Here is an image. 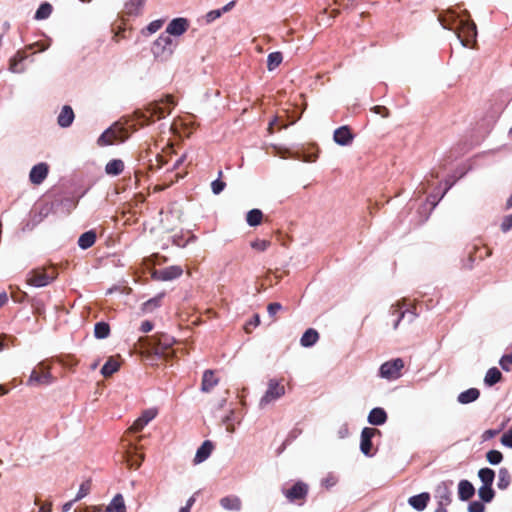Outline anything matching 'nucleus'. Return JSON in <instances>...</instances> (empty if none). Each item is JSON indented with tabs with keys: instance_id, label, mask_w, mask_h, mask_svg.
Wrapping results in <instances>:
<instances>
[{
	"instance_id": "obj_1",
	"label": "nucleus",
	"mask_w": 512,
	"mask_h": 512,
	"mask_svg": "<svg viewBox=\"0 0 512 512\" xmlns=\"http://www.w3.org/2000/svg\"><path fill=\"white\" fill-rule=\"evenodd\" d=\"M445 29L455 31V34L463 47H469L477 36L476 25L469 19L461 17L455 10L449 9L438 17Z\"/></svg>"
},
{
	"instance_id": "obj_2",
	"label": "nucleus",
	"mask_w": 512,
	"mask_h": 512,
	"mask_svg": "<svg viewBox=\"0 0 512 512\" xmlns=\"http://www.w3.org/2000/svg\"><path fill=\"white\" fill-rule=\"evenodd\" d=\"M176 48V43L167 33H162L152 45L153 55L158 57H170Z\"/></svg>"
},
{
	"instance_id": "obj_3",
	"label": "nucleus",
	"mask_w": 512,
	"mask_h": 512,
	"mask_svg": "<svg viewBox=\"0 0 512 512\" xmlns=\"http://www.w3.org/2000/svg\"><path fill=\"white\" fill-rule=\"evenodd\" d=\"M403 368L404 361L401 358L386 361L380 366L378 376L387 380H396L400 378Z\"/></svg>"
},
{
	"instance_id": "obj_4",
	"label": "nucleus",
	"mask_w": 512,
	"mask_h": 512,
	"mask_svg": "<svg viewBox=\"0 0 512 512\" xmlns=\"http://www.w3.org/2000/svg\"><path fill=\"white\" fill-rule=\"evenodd\" d=\"M53 382L48 367L43 362L39 363L32 371L27 381L28 386L49 385Z\"/></svg>"
},
{
	"instance_id": "obj_5",
	"label": "nucleus",
	"mask_w": 512,
	"mask_h": 512,
	"mask_svg": "<svg viewBox=\"0 0 512 512\" xmlns=\"http://www.w3.org/2000/svg\"><path fill=\"white\" fill-rule=\"evenodd\" d=\"M285 394V387L280 384L276 379H271L268 382V387L265 394L260 399L259 405L264 408L268 404L275 402Z\"/></svg>"
},
{
	"instance_id": "obj_6",
	"label": "nucleus",
	"mask_w": 512,
	"mask_h": 512,
	"mask_svg": "<svg viewBox=\"0 0 512 512\" xmlns=\"http://www.w3.org/2000/svg\"><path fill=\"white\" fill-rule=\"evenodd\" d=\"M175 101L172 96H166L165 99L156 101L150 105L149 111L152 116H157L158 119L164 118L171 113L172 108L175 106Z\"/></svg>"
},
{
	"instance_id": "obj_7",
	"label": "nucleus",
	"mask_w": 512,
	"mask_h": 512,
	"mask_svg": "<svg viewBox=\"0 0 512 512\" xmlns=\"http://www.w3.org/2000/svg\"><path fill=\"white\" fill-rule=\"evenodd\" d=\"M124 132L117 127L106 129L98 138L97 143L100 146L112 145L117 141H124Z\"/></svg>"
},
{
	"instance_id": "obj_8",
	"label": "nucleus",
	"mask_w": 512,
	"mask_h": 512,
	"mask_svg": "<svg viewBox=\"0 0 512 512\" xmlns=\"http://www.w3.org/2000/svg\"><path fill=\"white\" fill-rule=\"evenodd\" d=\"M53 279V275H49L43 270H33L27 275V284L34 287H44Z\"/></svg>"
},
{
	"instance_id": "obj_9",
	"label": "nucleus",
	"mask_w": 512,
	"mask_h": 512,
	"mask_svg": "<svg viewBox=\"0 0 512 512\" xmlns=\"http://www.w3.org/2000/svg\"><path fill=\"white\" fill-rule=\"evenodd\" d=\"M49 166L45 162L34 165L29 173V180L34 185H40L47 178Z\"/></svg>"
},
{
	"instance_id": "obj_10",
	"label": "nucleus",
	"mask_w": 512,
	"mask_h": 512,
	"mask_svg": "<svg viewBox=\"0 0 512 512\" xmlns=\"http://www.w3.org/2000/svg\"><path fill=\"white\" fill-rule=\"evenodd\" d=\"M379 432L375 428L365 427L361 431V441H360V450L365 456H372V438L373 436Z\"/></svg>"
},
{
	"instance_id": "obj_11",
	"label": "nucleus",
	"mask_w": 512,
	"mask_h": 512,
	"mask_svg": "<svg viewBox=\"0 0 512 512\" xmlns=\"http://www.w3.org/2000/svg\"><path fill=\"white\" fill-rule=\"evenodd\" d=\"M189 27V22L186 18H174L166 27L165 33L169 36H181Z\"/></svg>"
},
{
	"instance_id": "obj_12",
	"label": "nucleus",
	"mask_w": 512,
	"mask_h": 512,
	"mask_svg": "<svg viewBox=\"0 0 512 512\" xmlns=\"http://www.w3.org/2000/svg\"><path fill=\"white\" fill-rule=\"evenodd\" d=\"M390 312H391L392 315H396L397 316L395 321L393 322V328L394 329L398 328L399 323H400V321L402 319L407 318L408 322H412L415 319V317H416V314L414 312L409 311L408 309L402 310V305L400 304V302H398L397 304L392 305Z\"/></svg>"
},
{
	"instance_id": "obj_13",
	"label": "nucleus",
	"mask_w": 512,
	"mask_h": 512,
	"mask_svg": "<svg viewBox=\"0 0 512 512\" xmlns=\"http://www.w3.org/2000/svg\"><path fill=\"white\" fill-rule=\"evenodd\" d=\"M308 493V486L303 482L295 483L290 489L285 491L286 498L294 502L296 500L304 499Z\"/></svg>"
},
{
	"instance_id": "obj_14",
	"label": "nucleus",
	"mask_w": 512,
	"mask_h": 512,
	"mask_svg": "<svg viewBox=\"0 0 512 512\" xmlns=\"http://www.w3.org/2000/svg\"><path fill=\"white\" fill-rule=\"evenodd\" d=\"M147 0H126L124 13L129 17H139L143 14Z\"/></svg>"
},
{
	"instance_id": "obj_15",
	"label": "nucleus",
	"mask_w": 512,
	"mask_h": 512,
	"mask_svg": "<svg viewBox=\"0 0 512 512\" xmlns=\"http://www.w3.org/2000/svg\"><path fill=\"white\" fill-rule=\"evenodd\" d=\"M353 134L348 126H341L334 131L333 140L340 146H348L353 141Z\"/></svg>"
},
{
	"instance_id": "obj_16",
	"label": "nucleus",
	"mask_w": 512,
	"mask_h": 512,
	"mask_svg": "<svg viewBox=\"0 0 512 512\" xmlns=\"http://www.w3.org/2000/svg\"><path fill=\"white\" fill-rule=\"evenodd\" d=\"M183 273V269L180 266H169L161 269L155 273L157 279L162 281H171L180 277Z\"/></svg>"
},
{
	"instance_id": "obj_17",
	"label": "nucleus",
	"mask_w": 512,
	"mask_h": 512,
	"mask_svg": "<svg viewBox=\"0 0 512 512\" xmlns=\"http://www.w3.org/2000/svg\"><path fill=\"white\" fill-rule=\"evenodd\" d=\"M157 415V410L156 409H147L145 410L141 416L135 420V422L133 423L131 429L134 431V432H139L141 431L150 421H152Z\"/></svg>"
},
{
	"instance_id": "obj_18",
	"label": "nucleus",
	"mask_w": 512,
	"mask_h": 512,
	"mask_svg": "<svg viewBox=\"0 0 512 512\" xmlns=\"http://www.w3.org/2000/svg\"><path fill=\"white\" fill-rule=\"evenodd\" d=\"M74 118L75 115L73 109L70 106L65 105L62 107L57 117V123L62 128H68L72 125Z\"/></svg>"
},
{
	"instance_id": "obj_19",
	"label": "nucleus",
	"mask_w": 512,
	"mask_h": 512,
	"mask_svg": "<svg viewBox=\"0 0 512 512\" xmlns=\"http://www.w3.org/2000/svg\"><path fill=\"white\" fill-rule=\"evenodd\" d=\"M220 506L224 510L238 512L242 509V501L236 495H229L220 499Z\"/></svg>"
},
{
	"instance_id": "obj_20",
	"label": "nucleus",
	"mask_w": 512,
	"mask_h": 512,
	"mask_svg": "<svg viewBox=\"0 0 512 512\" xmlns=\"http://www.w3.org/2000/svg\"><path fill=\"white\" fill-rule=\"evenodd\" d=\"M430 500V494L428 492H422L418 495L411 496L408 499V503L417 511H423Z\"/></svg>"
},
{
	"instance_id": "obj_21",
	"label": "nucleus",
	"mask_w": 512,
	"mask_h": 512,
	"mask_svg": "<svg viewBox=\"0 0 512 512\" xmlns=\"http://www.w3.org/2000/svg\"><path fill=\"white\" fill-rule=\"evenodd\" d=\"M367 421L371 425H383L387 421V413L383 408H373L368 414Z\"/></svg>"
},
{
	"instance_id": "obj_22",
	"label": "nucleus",
	"mask_w": 512,
	"mask_h": 512,
	"mask_svg": "<svg viewBox=\"0 0 512 512\" xmlns=\"http://www.w3.org/2000/svg\"><path fill=\"white\" fill-rule=\"evenodd\" d=\"M475 494V488L468 480H461L458 484V497L461 501H467Z\"/></svg>"
},
{
	"instance_id": "obj_23",
	"label": "nucleus",
	"mask_w": 512,
	"mask_h": 512,
	"mask_svg": "<svg viewBox=\"0 0 512 512\" xmlns=\"http://www.w3.org/2000/svg\"><path fill=\"white\" fill-rule=\"evenodd\" d=\"M213 450V445L210 441L206 440L202 443V445L197 449L194 463L199 464L204 462L211 454Z\"/></svg>"
},
{
	"instance_id": "obj_24",
	"label": "nucleus",
	"mask_w": 512,
	"mask_h": 512,
	"mask_svg": "<svg viewBox=\"0 0 512 512\" xmlns=\"http://www.w3.org/2000/svg\"><path fill=\"white\" fill-rule=\"evenodd\" d=\"M26 59V55L20 51H18L11 59L9 64V71L12 73H22L25 71V66L23 64Z\"/></svg>"
},
{
	"instance_id": "obj_25",
	"label": "nucleus",
	"mask_w": 512,
	"mask_h": 512,
	"mask_svg": "<svg viewBox=\"0 0 512 512\" xmlns=\"http://www.w3.org/2000/svg\"><path fill=\"white\" fill-rule=\"evenodd\" d=\"M218 384V378L212 370H206L203 374L201 390L204 392L211 391Z\"/></svg>"
},
{
	"instance_id": "obj_26",
	"label": "nucleus",
	"mask_w": 512,
	"mask_h": 512,
	"mask_svg": "<svg viewBox=\"0 0 512 512\" xmlns=\"http://www.w3.org/2000/svg\"><path fill=\"white\" fill-rule=\"evenodd\" d=\"M435 497L440 504L449 505L451 502V491L446 483H441L436 488Z\"/></svg>"
},
{
	"instance_id": "obj_27",
	"label": "nucleus",
	"mask_w": 512,
	"mask_h": 512,
	"mask_svg": "<svg viewBox=\"0 0 512 512\" xmlns=\"http://www.w3.org/2000/svg\"><path fill=\"white\" fill-rule=\"evenodd\" d=\"M480 396V391L477 388H470L466 391L461 392L457 401L461 404H469L476 401Z\"/></svg>"
},
{
	"instance_id": "obj_28",
	"label": "nucleus",
	"mask_w": 512,
	"mask_h": 512,
	"mask_svg": "<svg viewBox=\"0 0 512 512\" xmlns=\"http://www.w3.org/2000/svg\"><path fill=\"white\" fill-rule=\"evenodd\" d=\"M318 339L319 333L315 329L309 328L303 333L300 339V344L303 347H311L318 341Z\"/></svg>"
},
{
	"instance_id": "obj_29",
	"label": "nucleus",
	"mask_w": 512,
	"mask_h": 512,
	"mask_svg": "<svg viewBox=\"0 0 512 512\" xmlns=\"http://www.w3.org/2000/svg\"><path fill=\"white\" fill-rule=\"evenodd\" d=\"M106 512H126V505L122 494H116L106 507Z\"/></svg>"
},
{
	"instance_id": "obj_30",
	"label": "nucleus",
	"mask_w": 512,
	"mask_h": 512,
	"mask_svg": "<svg viewBox=\"0 0 512 512\" xmlns=\"http://www.w3.org/2000/svg\"><path fill=\"white\" fill-rule=\"evenodd\" d=\"M124 170V162L121 159H112L105 166V172L111 176H118Z\"/></svg>"
},
{
	"instance_id": "obj_31",
	"label": "nucleus",
	"mask_w": 512,
	"mask_h": 512,
	"mask_svg": "<svg viewBox=\"0 0 512 512\" xmlns=\"http://www.w3.org/2000/svg\"><path fill=\"white\" fill-rule=\"evenodd\" d=\"M502 379V373L500 372V370L496 367H492L490 369H488V371L486 372L485 374V377H484V383L486 386H493L495 384H497L498 382H500Z\"/></svg>"
},
{
	"instance_id": "obj_32",
	"label": "nucleus",
	"mask_w": 512,
	"mask_h": 512,
	"mask_svg": "<svg viewBox=\"0 0 512 512\" xmlns=\"http://www.w3.org/2000/svg\"><path fill=\"white\" fill-rule=\"evenodd\" d=\"M96 241V233L94 231H87L83 233L78 239V245L81 249L90 248Z\"/></svg>"
},
{
	"instance_id": "obj_33",
	"label": "nucleus",
	"mask_w": 512,
	"mask_h": 512,
	"mask_svg": "<svg viewBox=\"0 0 512 512\" xmlns=\"http://www.w3.org/2000/svg\"><path fill=\"white\" fill-rule=\"evenodd\" d=\"M511 483V475L507 468L502 467L498 472V482L497 487L501 490H505Z\"/></svg>"
},
{
	"instance_id": "obj_34",
	"label": "nucleus",
	"mask_w": 512,
	"mask_h": 512,
	"mask_svg": "<svg viewBox=\"0 0 512 512\" xmlns=\"http://www.w3.org/2000/svg\"><path fill=\"white\" fill-rule=\"evenodd\" d=\"M119 367H120L119 362L116 359L110 357L106 361V363L103 365V367L101 368V374L104 377H109L112 374H114L115 372H117L119 370Z\"/></svg>"
},
{
	"instance_id": "obj_35",
	"label": "nucleus",
	"mask_w": 512,
	"mask_h": 512,
	"mask_svg": "<svg viewBox=\"0 0 512 512\" xmlns=\"http://www.w3.org/2000/svg\"><path fill=\"white\" fill-rule=\"evenodd\" d=\"M478 477L482 482V485L492 486L495 479V472L490 468H481L478 471Z\"/></svg>"
},
{
	"instance_id": "obj_36",
	"label": "nucleus",
	"mask_w": 512,
	"mask_h": 512,
	"mask_svg": "<svg viewBox=\"0 0 512 512\" xmlns=\"http://www.w3.org/2000/svg\"><path fill=\"white\" fill-rule=\"evenodd\" d=\"M263 213L259 209H252L247 213L246 221L251 227L258 226L262 221Z\"/></svg>"
},
{
	"instance_id": "obj_37",
	"label": "nucleus",
	"mask_w": 512,
	"mask_h": 512,
	"mask_svg": "<svg viewBox=\"0 0 512 512\" xmlns=\"http://www.w3.org/2000/svg\"><path fill=\"white\" fill-rule=\"evenodd\" d=\"M478 496L483 502L489 503L493 500L495 492L492 486L482 485L478 489Z\"/></svg>"
},
{
	"instance_id": "obj_38",
	"label": "nucleus",
	"mask_w": 512,
	"mask_h": 512,
	"mask_svg": "<svg viewBox=\"0 0 512 512\" xmlns=\"http://www.w3.org/2000/svg\"><path fill=\"white\" fill-rule=\"evenodd\" d=\"M110 327L106 322H98L94 327V335L98 339H105L109 336Z\"/></svg>"
},
{
	"instance_id": "obj_39",
	"label": "nucleus",
	"mask_w": 512,
	"mask_h": 512,
	"mask_svg": "<svg viewBox=\"0 0 512 512\" xmlns=\"http://www.w3.org/2000/svg\"><path fill=\"white\" fill-rule=\"evenodd\" d=\"M283 60L281 52H272L267 57V68L269 71H273L277 68Z\"/></svg>"
},
{
	"instance_id": "obj_40",
	"label": "nucleus",
	"mask_w": 512,
	"mask_h": 512,
	"mask_svg": "<svg viewBox=\"0 0 512 512\" xmlns=\"http://www.w3.org/2000/svg\"><path fill=\"white\" fill-rule=\"evenodd\" d=\"M164 19H157L152 22H150L143 30L142 34L145 36L152 35L156 33L158 30H160L164 24Z\"/></svg>"
},
{
	"instance_id": "obj_41",
	"label": "nucleus",
	"mask_w": 512,
	"mask_h": 512,
	"mask_svg": "<svg viewBox=\"0 0 512 512\" xmlns=\"http://www.w3.org/2000/svg\"><path fill=\"white\" fill-rule=\"evenodd\" d=\"M52 13V6L45 2L42 3L35 12V19L43 20L48 18Z\"/></svg>"
},
{
	"instance_id": "obj_42",
	"label": "nucleus",
	"mask_w": 512,
	"mask_h": 512,
	"mask_svg": "<svg viewBox=\"0 0 512 512\" xmlns=\"http://www.w3.org/2000/svg\"><path fill=\"white\" fill-rule=\"evenodd\" d=\"M90 490H91V481L90 480L84 481L80 485L77 495L74 498V501H79V500L83 499L84 497H86L89 494Z\"/></svg>"
},
{
	"instance_id": "obj_43",
	"label": "nucleus",
	"mask_w": 512,
	"mask_h": 512,
	"mask_svg": "<svg viewBox=\"0 0 512 512\" xmlns=\"http://www.w3.org/2000/svg\"><path fill=\"white\" fill-rule=\"evenodd\" d=\"M486 459L491 465H497L503 460V455L498 450H490L486 453Z\"/></svg>"
},
{
	"instance_id": "obj_44",
	"label": "nucleus",
	"mask_w": 512,
	"mask_h": 512,
	"mask_svg": "<svg viewBox=\"0 0 512 512\" xmlns=\"http://www.w3.org/2000/svg\"><path fill=\"white\" fill-rule=\"evenodd\" d=\"M499 365L504 371L509 372L512 366V352L503 355L499 360Z\"/></svg>"
},
{
	"instance_id": "obj_45",
	"label": "nucleus",
	"mask_w": 512,
	"mask_h": 512,
	"mask_svg": "<svg viewBox=\"0 0 512 512\" xmlns=\"http://www.w3.org/2000/svg\"><path fill=\"white\" fill-rule=\"evenodd\" d=\"M269 246H270V242L267 240L257 239L251 243V247L258 251H265L268 249Z\"/></svg>"
},
{
	"instance_id": "obj_46",
	"label": "nucleus",
	"mask_w": 512,
	"mask_h": 512,
	"mask_svg": "<svg viewBox=\"0 0 512 512\" xmlns=\"http://www.w3.org/2000/svg\"><path fill=\"white\" fill-rule=\"evenodd\" d=\"M162 294L154 297V298H151L149 299L148 301H146L144 303V309L145 310H151L152 308L154 307H158L160 305V302H161V299H162Z\"/></svg>"
},
{
	"instance_id": "obj_47",
	"label": "nucleus",
	"mask_w": 512,
	"mask_h": 512,
	"mask_svg": "<svg viewBox=\"0 0 512 512\" xmlns=\"http://www.w3.org/2000/svg\"><path fill=\"white\" fill-rule=\"evenodd\" d=\"M225 186V182L221 181L220 179H216L211 183V189L215 195L220 194L224 190Z\"/></svg>"
},
{
	"instance_id": "obj_48",
	"label": "nucleus",
	"mask_w": 512,
	"mask_h": 512,
	"mask_svg": "<svg viewBox=\"0 0 512 512\" xmlns=\"http://www.w3.org/2000/svg\"><path fill=\"white\" fill-rule=\"evenodd\" d=\"M468 511L469 512H484L485 511V506L480 501H472L468 505Z\"/></svg>"
},
{
	"instance_id": "obj_49",
	"label": "nucleus",
	"mask_w": 512,
	"mask_h": 512,
	"mask_svg": "<svg viewBox=\"0 0 512 512\" xmlns=\"http://www.w3.org/2000/svg\"><path fill=\"white\" fill-rule=\"evenodd\" d=\"M221 15H222V11H220L219 9L211 10L205 16L206 22L211 23V22L215 21L216 19L220 18Z\"/></svg>"
},
{
	"instance_id": "obj_50",
	"label": "nucleus",
	"mask_w": 512,
	"mask_h": 512,
	"mask_svg": "<svg viewBox=\"0 0 512 512\" xmlns=\"http://www.w3.org/2000/svg\"><path fill=\"white\" fill-rule=\"evenodd\" d=\"M282 309V305L278 302L270 303L267 307L268 314L271 317H274L277 312H279Z\"/></svg>"
},
{
	"instance_id": "obj_51",
	"label": "nucleus",
	"mask_w": 512,
	"mask_h": 512,
	"mask_svg": "<svg viewBox=\"0 0 512 512\" xmlns=\"http://www.w3.org/2000/svg\"><path fill=\"white\" fill-rule=\"evenodd\" d=\"M501 443L506 447L512 448V430H509L502 435Z\"/></svg>"
},
{
	"instance_id": "obj_52",
	"label": "nucleus",
	"mask_w": 512,
	"mask_h": 512,
	"mask_svg": "<svg viewBox=\"0 0 512 512\" xmlns=\"http://www.w3.org/2000/svg\"><path fill=\"white\" fill-rule=\"evenodd\" d=\"M452 187V183L447 184L446 188L442 192L441 196L437 199L436 195H430L428 197V201L432 204L433 207H435L438 203V201L446 194V192Z\"/></svg>"
},
{
	"instance_id": "obj_53",
	"label": "nucleus",
	"mask_w": 512,
	"mask_h": 512,
	"mask_svg": "<svg viewBox=\"0 0 512 512\" xmlns=\"http://www.w3.org/2000/svg\"><path fill=\"white\" fill-rule=\"evenodd\" d=\"M512 228V214L506 216L501 224L503 232H508Z\"/></svg>"
},
{
	"instance_id": "obj_54",
	"label": "nucleus",
	"mask_w": 512,
	"mask_h": 512,
	"mask_svg": "<svg viewBox=\"0 0 512 512\" xmlns=\"http://www.w3.org/2000/svg\"><path fill=\"white\" fill-rule=\"evenodd\" d=\"M234 412L230 411V413L223 418V423L227 425V431L232 433L234 432V426L230 424V422L233 420Z\"/></svg>"
},
{
	"instance_id": "obj_55",
	"label": "nucleus",
	"mask_w": 512,
	"mask_h": 512,
	"mask_svg": "<svg viewBox=\"0 0 512 512\" xmlns=\"http://www.w3.org/2000/svg\"><path fill=\"white\" fill-rule=\"evenodd\" d=\"M153 329V323L146 320V321H143L141 326H140V331L142 333H148L150 332L151 330Z\"/></svg>"
},
{
	"instance_id": "obj_56",
	"label": "nucleus",
	"mask_w": 512,
	"mask_h": 512,
	"mask_svg": "<svg viewBox=\"0 0 512 512\" xmlns=\"http://www.w3.org/2000/svg\"><path fill=\"white\" fill-rule=\"evenodd\" d=\"M373 110H374L375 113L380 114L383 117H387L388 116V110L384 106H375L373 108Z\"/></svg>"
},
{
	"instance_id": "obj_57",
	"label": "nucleus",
	"mask_w": 512,
	"mask_h": 512,
	"mask_svg": "<svg viewBox=\"0 0 512 512\" xmlns=\"http://www.w3.org/2000/svg\"><path fill=\"white\" fill-rule=\"evenodd\" d=\"M336 483V479L333 476L327 477L322 481V484L327 488L333 486Z\"/></svg>"
},
{
	"instance_id": "obj_58",
	"label": "nucleus",
	"mask_w": 512,
	"mask_h": 512,
	"mask_svg": "<svg viewBox=\"0 0 512 512\" xmlns=\"http://www.w3.org/2000/svg\"><path fill=\"white\" fill-rule=\"evenodd\" d=\"M498 433L497 430H492V429H489V430H486L483 434V439L484 440H488V439H491L493 438L494 436H496V434Z\"/></svg>"
},
{
	"instance_id": "obj_59",
	"label": "nucleus",
	"mask_w": 512,
	"mask_h": 512,
	"mask_svg": "<svg viewBox=\"0 0 512 512\" xmlns=\"http://www.w3.org/2000/svg\"><path fill=\"white\" fill-rule=\"evenodd\" d=\"M348 433H349V429H348L347 425H343L338 431L340 438H345L348 435Z\"/></svg>"
},
{
	"instance_id": "obj_60",
	"label": "nucleus",
	"mask_w": 512,
	"mask_h": 512,
	"mask_svg": "<svg viewBox=\"0 0 512 512\" xmlns=\"http://www.w3.org/2000/svg\"><path fill=\"white\" fill-rule=\"evenodd\" d=\"M234 5H235V2L231 1V2L227 3L225 6H223L219 10L222 11V14H223V13H226V12L230 11L234 7Z\"/></svg>"
},
{
	"instance_id": "obj_61",
	"label": "nucleus",
	"mask_w": 512,
	"mask_h": 512,
	"mask_svg": "<svg viewBox=\"0 0 512 512\" xmlns=\"http://www.w3.org/2000/svg\"><path fill=\"white\" fill-rule=\"evenodd\" d=\"M75 502H76V501H74V499H73V500H71V501H69V502L65 503V504L62 506V511H63V512H68V511H70V509L72 508V506H73V504H74Z\"/></svg>"
},
{
	"instance_id": "obj_62",
	"label": "nucleus",
	"mask_w": 512,
	"mask_h": 512,
	"mask_svg": "<svg viewBox=\"0 0 512 512\" xmlns=\"http://www.w3.org/2000/svg\"><path fill=\"white\" fill-rule=\"evenodd\" d=\"M142 460H143V456H140L139 460H137L135 462L132 461V460H128V461L130 462V465L132 467H134L135 469H138L140 467V465H141Z\"/></svg>"
},
{
	"instance_id": "obj_63",
	"label": "nucleus",
	"mask_w": 512,
	"mask_h": 512,
	"mask_svg": "<svg viewBox=\"0 0 512 512\" xmlns=\"http://www.w3.org/2000/svg\"><path fill=\"white\" fill-rule=\"evenodd\" d=\"M446 506L447 504H440V502H438L435 512H447Z\"/></svg>"
},
{
	"instance_id": "obj_64",
	"label": "nucleus",
	"mask_w": 512,
	"mask_h": 512,
	"mask_svg": "<svg viewBox=\"0 0 512 512\" xmlns=\"http://www.w3.org/2000/svg\"><path fill=\"white\" fill-rule=\"evenodd\" d=\"M51 511V504H44L40 507L38 512H50Z\"/></svg>"
}]
</instances>
